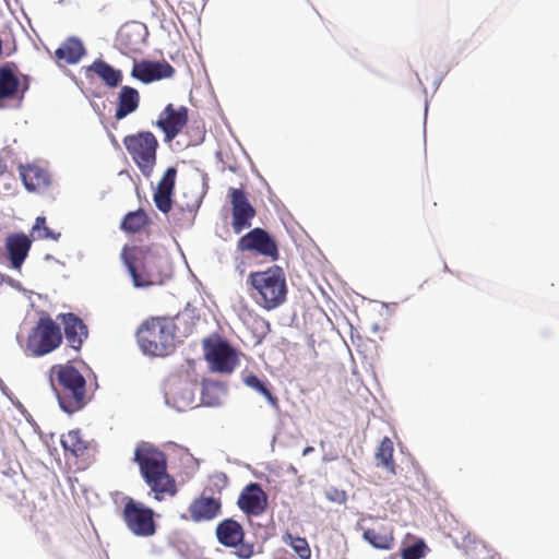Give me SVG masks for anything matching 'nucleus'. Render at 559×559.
<instances>
[{
  "label": "nucleus",
  "mask_w": 559,
  "mask_h": 559,
  "mask_svg": "<svg viewBox=\"0 0 559 559\" xmlns=\"http://www.w3.org/2000/svg\"><path fill=\"white\" fill-rule=\"evenodd\" d=\"M133 461L155 500L163 501L177 493L176 480L167 471V457L163 451L142 441L135 447Z\"/></svg>",
  "instance_id": "obj_1"
},
{
  "label": "nucleus",
  "mask_w": 559,
  "mask_h": 559,
  "mask_svg": "<svg viewBox=\"0 0 559 559\" xmlns=\"http://www.w3.org/2000/svg\"><path fill=\"white\" fill-rule=\"evenodd\" d=\"M120 255L135 287H148L164 283L163 255L156 245H126Z\"/></svg>",
  "instance_id": "obj_2"
},
{
  "label": "nucleus",
  "mask_w": 559,
  "mask_h": 559,
  "mask_svg": "<svg viewBox=\"0 0 559 559\" xmlns=\"http://www.w3.org/2000/svg\"><path fill=\"white\" fill-rule=\"evenodd\" d=\"M50 382L63 412L73 414L86 405V380L75 367L52 366Z\"/></svg>",
  "instance_id": "obj_3"
},
{
  "label": "nucleus",
  "mask_w": 559,
  "mask_h": 559,
  "mask_svg": "<svg viewBox=\"0 0 559 559\" xmlns=\"http://www.w3.org/2000/svg\"><path fill=\"white\" fill-rule=\"evenodd\" d=\"M136 337L144 354L167 356L176 347V324L169 318H150L139 326Z\"/></svg>",
  "instance_id": "obj_4"
},
{
  "label": "nucleus",
  "mask_w": 559,
  "mask_h": 559,
  "mask_svg": "<svg viewBox=\"0 0 559 559\" xmlns=\"http://www.w3.org/2000/svg\"><path fill=\"white\" fill-rule=\"evenodd\" d=\"M248 283L257 292V302L266 310H273L286 300L287 287L283 269L273 265L265 271L249 274Z\"/></svg>",
  "instance_id": "obj_5"
},
{
  "label": "nucleus",
  "mask_w": 559,
  "mask_h": 559,
  "mask_svg": "<svg viewBox=\"0 0 559 559\" xmlns=\"http://www.w3.org/2000/svg\"><path fill=\"white\" fill-rule=\"evenodd\" d=\"M122 143L142 175L151 177L157 160L158 141L151 131L126 135Z\"/></svg>",
  "instance_id": "obj_6"
},
{
  "label": "nucleus",
  "mask_w": 559,
  "mask_h": 559,
  "mask_svg": "<svg viewBox=\"0 0 559 559\" xmlns=\"http://www.w3.org/2000/svg\"><path fill=\"white\" fill-rule=\"evenodd\" d=\"M62 340L59 324L50 316H41L28 334L26 348L32 356L40 357L57 349Z\"/></svg>",
  "instance_id": "obj_7"
},
{
  "label": "nucleus",
  "mask_w": 559,
  "mask_h": 559,
  "mask_svg": "<svg viewBox=\"0 0 559 559\" xmlns=\"http://www.w3.org/2000/svg\"><path fill=\"white\" fill-rule=\"evenodd\" d=\"M203 352L211 369L215 372L229 374L239 365L237 350L218 335L203 340Z\"/></svg>",
  "instance_id": "obj_8"
},
{
  "label": "nucleus",
  "mask_w": 559,
  "mask_h": 559,
  "mask_svg": "<svg viewBox=\"0 0 559 559\" xmlns=\"http://www.w3.org/2000/svg\"><path fill=\"white\" fill-rule=\"evenodd\" d=\"M122 501V519L127 527L136 536L154 535L156 532L154 511L131 497H124Z\"/></svg>",
  "instance_id": "obj_9"
},
{
  "label": "nucleus",
  "mask_w": 559,
  "mask_h": 559,
  "mask_svg": "<svg viewBox=\"0 0 559 559\" xmlns=\"http://www.w3.org/2000/svg\"><path fill=\"white\" fill-rule=\"evenodd\" d=\"M237 250L252 252L274 262L280 258L276 240L263 228L255 227L241 236L237 241Z\"/></svg>",
  "instance_id": "obj_10"
},
{
  "label": "nucleus",
  "mask_w": 559,
  "mask_h": 559,
  "mask_svg": "<svg viewBox=\"0 0 559 559\" xmlns=\"http://www.w3.org/2000/svg\"><path fill=\"white\" fill-rule=\"evenodd\" d=\"M228 199L231 206V228L235 234H240L251 227L257 211L243 189L229 188Z\"/></svg>",
  "instance_id": "obj_11"
},
{
  "label": "nucleus",
  "mask_w": 559,
  "mask_h": 559,
  "mask_svg": "<svg viewBox=\"0 0 559 559\" xmlns=\"http://www.w3.org/2000/svg\"><path fill=\"white\" fill-rule=\"evenodd\" d=\"M216 537L225 547H237V556L240 559H249L253 555V546L243 544L245 532L239 522L226 519L216 526Z\"/></svg>",
  "instance_id": "obj_12"
},
{
  "label": "nucleus",
  "mask_w": 559,
  "mask_h": 559,
  "mask_svg": "<svg viewBox=\"0 0 559 559\" xmlns=\"http://www.w3.org/2000/svg\"><path fill=\"white\" fill-rule=\"evenodd\" d=\"M187 122L188 108L185 106L175 108L173 104H168L154 124L164 132L165 141L170 142L182 131Z\"/></svg>",
  "instance_id": "obj_13"
},
{
  "label": "nucleus",
  "mask_w": 559,
  "mask_h": 559,
  "mask_svg": "<svg viewBox=\"0 0 559 559\" xmlns=\"http://www.w3.org/2000/svg\"><path fill=\"white\" fill-rule=\"evenodd\" d=\"M147 28L140 22L123 24L117 34V44L124 53L140 52L145 44Z\"/></svg>",
  "instance_id": "obj_14"
},
{
  "label": "nucleus",
  "mask_w": 559,
  "mask_h": 559,
  "mask_svg": "<svg viewBox=\"0 0 559 559\" xmlns=\"http://www.w3.org/2000/svg\"><path fill=\"white\" fill-rule=\"evenodd\" d=\"M57 320L63 325V333L69 347L75 352H80L88 337L87 325L73 312L59 313Z\"/></svg>",
  "instance_id": "obj_15"
},
{
  "label": "nucleus",
  "mask_w": 559,
  "mask_h": 559,
  "mask_svg": "<svg viewBox=\"0 0 559 559\" xmlns=\"http://www.w3.org/2000/svg\"><path fill=\"white\" fill-rule=\"evenodd\" d=\"M238 507L248 515H260L267 507V496L257 483L247 485L239 495Z\"/></svg>",
  "instance_id": "obj_16"
},
{
  "label": "nucleus",
  "mask_w": 559,
  "mask_h": 559,
  "mask_svg": "<svg viewBox=\"0 0 559 559\" xmlns=\"http://www.w3.org/2000/svg\"><path fill=\"white\" fill-rule=\"evenodd\" d=\"M175 69L166 61H146L135 62L131 75L143 83L171 78Z\"/></svg>",
  "instance_id": "obj_17"
},
{
  "label": "nucleus",
  "mask_w": 559,
  "mask_h": 559,
  "mask_svg": "<svg viewBox=\"0 0 559 559\" xmlns=\"http://www.w3.org/2000/svg\"><path fill=\"white\" fill-rule=\"evenodd\" d=\"M222 510L219 498L206 496L205 491L195 498L189 506V519L193 522H207L214 520Z\"/></svg>",
  "instance_id": "obj_18"
},
{
  "label": "nucleus",
  "mask_w": 559,
  "mask_h": 559,
  "mask_svg": "<svg viewBox=\"0 0 559 559\" xmlns=\"http://www.w3.org/2000/svg\"><path fill=\"white\" fill-rule=\"evenodd\" d=\"M177 170L174 167H169L165 170L162 179L157 183V188L154 191L153 200L156 207L162 213H168L173 206L171 194L175 188Z\"/></svg>",
  "instance_id": "obj_19"
},
{
  "label": "nucleus",
  "mask_w": 559,
  "mask_h": 559,
  "mask_svg": "<svg viewBox=\"0 0 559 559\" xmlns=\"http://www.w3.org/2000/svg\"><path fill=\"white\" fill-rule=\"evenodd\" d=\"M32 240L25 234H12L5 239V249L10 262L14 269H19L24 262L31 249Z\"/></svg>",
  "instance_id": "obj_20"
},
{
  "label": "nucleus",
  "mask_w": 559,
  "mask_h": 559,
  "mask_svg": "<svg viewBox=\"0 0 559 559\" xmlns=\"http://www.w3.org/2000/svg\"><path fill=\"white\" fill-rule=\"evenodd\" d=\"M20 177L24 187L31 192L40 191L50 183L48 171L37 165H21Z\"/></svg>",
  "instance_id": "obj_21"
},
{
  "label": "nucleus",
  "mask_w": 559,
  "mask_h": 559,
  "mask_svg": "<svg viewBox=\"0 0 559 559\" xmlns=\"http://www.w3.org/2000/svg\"><path fill=\"white\" fill-rule=\"evenodd\" d=\"M140 93L131 86H122L117 95L115 118L122 120L127 116L135 112L140 106Z\"/></svg>",
  "instance_id": "obj_22"
},
{
  "label": "nucleus",
  "mask_w": 559,
  "mask_h": 559,
  "mask_svg": "<svg viewBox=\"0 0 559 559\" xmlns=\"http://www.w3.org/2000/svg\"><path fill=\"white\" fill-rule=\"evenodd\" d=\"M85 55L83 43L76 37H69L55 51L56 61L64 64H75Z\"/></svg>",
  "instance_id": "obj_23"
},
{
  "label": "nucleus",
  "mask_w": 559,
  "mask_h": 559,
  "mask_svg": "<svg viewBox=\"0 0 559 559\" xmlns=\"http://www.w3.org/2000/svg\"><path fill=\"white\" fill-rule=\"evenodd\" d=\"M362 537L376 549L389 550L394 545L393 528L389 525L381 524L367 528L364 531Z\"/></svg>",
  "instance_id": "obj_24"
},
{
  "label": "nucleus",
  "mask_w": 559,
  "mask_h": 559,
  "mask_svg": "<svg viewBox=\"0 0 559 559\" xmlns=\"http://www.w3.org/2000/svg\"><path fill=\"white\" fill-rule=\"evenodd\" d=\"M152 225V221L142 209L136 211L128 212L120 223V229L126 234L135 235L145 233L148 234V228Z\"/></svg>",
  "instance_id": "obj_25"
},
{
  "label": "nucleus",
  "mask_w": 559,
  "mask_h": 559,
  "mask_svg": "<svg viewBox=\"0 0 559 559\" xmlns=\"http://www.w3.org/2000/svg\"><path fill=\"white\" fill-rule=\"evenodd\" d=\"M87 71L94 72L109 87L118 86L122 80L120 70L114 69L110 64L100 59L95 60L87 68Z\"/></svg>",
  "instance_id": "obj_26"
},
{
  "label": "nucleus",
  "mask_w": 559,
  "mask_h": 559,
  "mask_svg": "<svg viewBox=\"0 0 559 559\" xmlns=\"http://www.w3.org/2000/svg\"><path fill=\"white\" fill-rule=\"evenodd\" d=\"M393 453L394 447L392 440L389 437H384L377 448L374 457L377 466L386 469L391 475L396 474V464L393 459Z\"/></svg>",
  "instance_id": "obj_27"
},
{
  "label": "nucleus",
  "mask_w": 559,
  "mask_h": 559,
  "mask_svg": "<svg viewBox=\"0 0 559 559\" xmlns=\"http://www.w3.org/2000/svg\"><path fill=\"white\" fill-rule=\"evenodd\" d=\"M61 444L64 451L71 452L76 457L84 456L90 448V442L83 439L80 430H70L62 435Z\"/></svg>",
  "instance_id": "obj_28"
},
{
  "label": "nucleus",
  "mask_w": 559,
  "mask_h": 559,
  "mask_svg": "<svg viewBox=\"0 0 559 559\" xmlns=\"http://www.w3.org/2000/svg\"><path fill=\"white\" fill-rule=\"evenodd\" d=\"M19 85V79L10 69H0V100L14 97Z\"/></svg>",
  "instance_id": "obj_29"
},
{
  "label": "nucleus",
  "mask_w": 559,
  "mask_h": 559,
  "mask_svg": "<svg viewBox=\"0 0 559 559\" xmlns=\"http://www.w3.org/2000/svg\"><path fill=\"white\" fill-rule=\"evenodd\" d=\"M243 383L255 390L257 392L261 393L265 399L269 401V403L277 408L278 407V399L273 395L271 390L266 386V384L261 381L255 374H248L243 378Z\"/></svg>",
  "instance_id": "obj_30"
},
{
  "label": "nucleus",
  "mask_w": 559,
  "mask_h": 559,
  "mask_svg": "<svg viewBox=\"0 0 559 559\" xmlns=\"http://www.w3.org/2000/svg\"><path fill=\"white\" fill-rule=\"evenodd\" d=\"M31 236L35 240L51 239L57 241L60 238L61 234L55 233L47 226L46 217L38 216L35 219V224L32 227Z\"/></svg>",
  "instance_id": "obj_31"
},
{
  "label": "nucleus",
  "mask_w": 559,
  "mask_h": 559,
  "mask_svg": "<svg viewBox=\"0 0 559 559\" xmlns=\"http://www.w3.org/2000/svg\"><path fill=\"white\" fill-rule=\"evenodd\" d=\"M283 539L287 545H289L294 549L295 554L300 559H310L311 549H310L309 544L306 538L295 537L292 534L287 533L283 537Z\"/></svg>",
  "instance_id": "obj_32"
},
{
  "label": "nucleus",
  "mask_w": 559,
  "mask_h": 559,
  "mask_svg": "<svg viewBox=\"0 0 559 559\" xmlns=\"http://www.w3.org/2000/svg\"><path fill=\"white\" fill-rule=\"evenodd\" d=\"M425 543L423 540H418L402 550V559H421L425 556Z\"/></svg>",
  "instance_id": "obj_33"
},
{
  "label": "nucleus",
  "mask_w": 559,
  "mask_h": 559,
  "mask_svg": "<svg viewBox=\"0 0 559 559\" xmlns=\"http://www.w3.org/2000/svg\"><path fill=\"white\" fill-rule=\"evenodd\" d=\"M324 496L329 501L337 504H343L347 500L346 491L336 487L325 489Z\"/></svg>",
  "instance_id": "obj_34"
},
{
  "label": "nucleus",
  "mask_w": 559,
  "mask_h": 559,
  "mask_svg": "<svg viewBox=\"0 0 559 559\" xmlns=\"http://www.w3.org/2000/svg\"><path fill=\"white\" fill-rule=\"evenodd\" d=\"M13 163V154L10 150L3 148L0 151V176H3L10 165Z\"/></svg>",
  "instance_id": "obj_35"
},
{
  "label": "nucleus",
  "mask_w": 559,
  "mask_h": 559,
  "mask_svg": "<svg viewBox=\"0 0 559 559\" xmlns=\"http://www.w3.org/2000/svg\"><path fill=\"white\" fill-rule=\"evenodd\" d=\"M174 402L178 409L192 407L194 403L193 394L190 390H185L182 397L180 400L174 399Z\"/></svg>",
  "instance_id": "obj_36"
},
{
  "label": "nucleus",
  "mask_w": 559,
  "mask_h": 559,
  "mask_svg": "<svg viewBox=\"0 0 559 559\" xmlns=\"http://www.w3.org/2000/svg\"><path fill=\"white\" fill-rule=\"evenodd\" d=\"M3 282H4V276L0 273V287L2 286Z\"/></svg>",
  "instance_id": "obj_37"
}]
</instances>
